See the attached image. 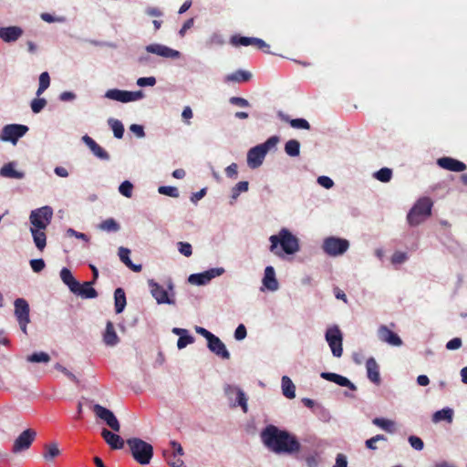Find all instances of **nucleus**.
<instances>
[{"mask_svg": "<svg viewBox=\"0 0 467 467\" xmlns=\"http://www.w3.org/2000/svg\"><path fill=\"white\" fill-rule=\"evenodd\" d=\"M28 131V127L22 124H8L5 125L0 134V139L3 141H10L16 144L17 140L22 138Z\"/></svg>", "mask_w": 467, "mask_h": 467, "instance_id": "0eeeda50", "label": "nucleus"}, {"mask_svg": "<svg viewBox=\"0 0 467 467\" xmlns=\"http://www.w3.org/2000/svg\"><path fill=\"white\" fill-rule=\"evenodd\" d=\"M321 377L328 381L334 382L341 387H348L351 390H356V386L346 377L333 372H323Z\"/></svg>", "mask_w": 467, "mask_h": 467, "instance_id": "393cba45", "label": "nucleus"}, {"mask_svg": "<svg viewBox=\"0 0 467 467\" xmlns=\"http://www.w3.org/2000/svg\"><path fill=\"white\" fill-rule=\"evenodd\" d=\"M61 280L66 284L71 292H76V288L79 286V282L77 281L69 269L64 267L60 271Z\"/></svg>", "mask_w": 467, "mask_h": 467, "instance_id": "72a5a7b5", "label": "nucleus"}, {"mask_svg": "<svg viewBox=\"0 0 467 467\" xmlns=\"http://www.w3.org/2000/svg\"><path fill=\"white\" fill-rule=\"evenodd\" d=\"M263 284L267 289L271 291L277 290L278 282L275 278V269L273 266L265 267Z\"/></svg>", "mask_w": 467, "mask_h": 467, "instance_id": "c85d7f7f", "label": "nucleus"}, {"mask_svg": "<svg viewBox=\"0 0 467 467\" xmlns=\"http://www.w3.org/2000/svg\"><path fill=\"white\" fill-rule=\"evenodd\" d=\"M453 410L451 409L446 408L441 410L436 411L432 416V420L434 422H439L441 420H447L449 422L452 421Z\"/></svg>", "mask_w": 467, "mask_h": 467, "instance_id": "37998d69", "label": "nucleus"}, {"mask_svg": "<svg viewBox=\"0 0 467 467\" xmlns=\"http://www.w3.org/2000/svg\"><path fill=\"white\" fill-rule=\"evenodd\" d=\"M23 35V29L16 26L0 27V38L6 43L16 41Z\"/></svg>", "mask_w": 467, "mask_h": 467, "instance_id": "5701e85b", "label": "nucleus"}, {"mask_svg": "<svg viewBox=\"0 0 467 467\" xmlns=\"http://www.w3.org/2000/svg\"><path fill=\"white\" fill-rule=\"evenodd\" d=\"M326 340L327 341L332 354L337 357L340 358L343 353V348H342V333L340 329L334 326L332 327H329L326 332Z\"/></svg>", "mask_w": 467, "mask_h": 467, "instance_id": "1a4fd4ad", "label": "nucleus"}, {"mask_svg": "<svg viewBox=\"0 0 467 467\" xmlns=\"http://www.w3.org/2000/svg\"><path fill=\"white\" fill-rule=\"evenodd\" d=\"M15 316L18 321L21 330L27 334L26 327L30 322L29 319V305L24 298H17L15 300Z\"/></svg>", "mask_w": 467, "mask_h": 467, "instance_id": "9d476101", "label": "nucleus"}, {"mask_svg": "<svg viewBox=\"0 0 467 467\" xmlns=\"http://www.w3.org/2000/svg\"><path fill=\"white\" fill-rule=\"evenodd\" d=\"M53 217V210L50 206H43L33 210L30 213L29 220L32 227L47 229L51 223Z\"/></svg>", "mask_w": 467, "mask_h": 467, "instance_id": "423d86ee", "label": "nucleus"}, {"mask_svg": "<svg viewBox=\"0 0 467 467\" xmlns=\"http://www.w3.org/2000/svg\"><path fill=\"white\" fill-rule=\"evenodd\" d=\"M14 162H8L0 169V176L12 179H23L25 173L15 169Z\"/></svg>", "mask_w": 467, "mask_h": 467, "instance_id": "2f4dec72", "label": "nucleus"}, {"mask_svg": "<svg viewBox=\"0 0 467 467\" xmlns=\"http://www.w3.org/2000/svg\"><path fill=\"white\" fill-rule=\"evenodd\" d=\"M50 85V77L47 72H43L39 76V86L36 90V95L40 96Z\"/></svg>", "mask_w": 467, "mask_h": 467, "instance_id": "de8ad7c7", "label": "nucleus"}, {"mask_svg": "<svg viewBox=\"0 0 467 467\" xmlns=\"http://www.w3.org/2000/svg\"><path fill=\"white\" fill-rule=\"evenodd\" d=\"M374 177L381 182H389L392 177V171L389 168H381L375 172Z\"/></svg>", "mask_w": 467, "mask_h": 467, "instance_id": "09e8293b", "label": "nucleus"}, {"mask_svg": "<svg viewBox=\"0 0 467 467\" xmlns=\"http://www.w3.org/2000/svg\"><path fill=\"white\" fill-rule=\"evenodd\" d=\"M378 336L382 342H386L391 346L399 347L402 344L401 338L386 326L379 327Z\"/></svg>", "mask_w": 467, "mask_h": 467, "instance_id": "412c9836", "label": "nucleus"}, {"mask_svg": "<svg viewBox=\"0 0 467 467\" xmlns=\"http://www.w3.org/2000/svg\"><path fill=\"white\" fill-rule=\"evenodd\" d=\"M132 190L133 185L129 181H124L119 187V192L127 198H130L132 196Z\"/></svg>", "mask_w": 467, "mask_h": 467, "instance_id": "603ef678", "label": "nucleus"}, {"mask_svg": "<svg viewBox=\"0 0 467 467\" xmlns=\"http://www.w3.org/2000/svg\"><path fill=\"white\" fill-rule=\"evenodd\" d=\"M36 437V431L33 429H26L22 431L19 436L14 441L12 446V452L16 454L26 451L30 448L31 444Z\"/></svg>", "mask_w": 467, "mask_h": 467, "instance_id": "9b49d317", "label": "nucleus"}, {"mask_svg": "<svg viewBox=\"0 0 467 467\" xmlns=\"http://www.w3.org/2000/svg\"><path fill=\"white\" fill-rule=\"evenodd\" d=\"M261 439L264 444L275 453H293L300 450V443L295 436L274 425H268L263 430Z\"/></svg>", "mask_w": 467, "mask_h": 467, "instance_id": "f257e3e1", "label": "nucleus"}, {"mask_svg": "<svg viewBox=\"0 0 467 467\" xmlns=\"http://www.w3.org/2000/svg\"><path fill=\"white\" fill-rule=\"evenodd\" d=\"M158 192L161 194L167 195L170 197L177 198L179 197V191L176 187L173 186H160Z\"/></svg>", "mask_w": 467, "mask_h": 467, "instance_id": "8fccbe9b", "label": "nucleus"}, {"mask_svg": "<svg viewBox=\"0 0 467 467\" xmlns=\"http://www.w3.org/2000/svg\"><path fill=\"white\" fill-rule=\"evenodd\" d=\"M246 327L244 325L240 324L234 331V337L236 340H243L246 337Z\"/></svg>", "mask_w": 467, "mask_h": 467, "instance_id": "69168bd1", "label": "nucleus"}, {"mask_svg": "<svg viewBox=\"0 0 467 467\" xmlns=\"http://www.w3.org/2000/svg\"><path fill=\"white\" fill-rule=\"evenodd\" d=\"M194 342V337L187 332V334L181 335L177 341V347L179 349L184 348L187 345Z\"/></svg>", "mask_w": 467, "mask_h": 467, "instance_id": "864d4df0", "label": "nucleus"}, {"mask_svg": "<svg viewBox=\"0 0 467 467\" xmlns=\"http://www.w3.org/2000/svg\"><path fill=\"white\" fill-rule=\"evenodd\" d=\"M279 141L277 136H272L265 142L253 147L247 153V164L251 169H256L262 165L269 150L275 147Z\"/></svg>", "mask_w": 467, "mask_h": 467, "instance_id": "20e7f679", "label": "nucleus"}, {"mask_svg": "<svg viewBox=\"0 0 467 467\" xmlns=\"http://www.w3.org/2000/svg\"><path fill=\"white\" fill-rule=\"evenodd\" d=\"M115 311L117 314L121 313L126 306V295L122 288L119 287L114 292Z\"/></svg>", "mask_w": 467, "mask_h": 467, "instance_id": "e433bc0d", "label": "nucleus"}, {"mask_svg": "<svg viewBox=\"0 0 467 467\" xmlns=\"http://www.w3.org/2000/svg\"><path fill=\"white\" fill-rule=\"evenodd\" d=\"M282 391L283 395L288 399H294L296 397V387L287 376H283L282 378Z\"/></svg>", "mask_w": 467, "mask_h": 467, "instance_id": "58836bf2", "label": "nucleus"}, {"mask_svg": "<svg viewBox=\"0 0 467 467\" xmlns=\"http://www.w3.org/2000/svg\"><path fill=\"white\" fill-rule=\"evenodd\" d=\"M270 251L277 256H283V252L287 254H294L299 250L298 239L287 229L283 228L278 234L271 235Z\"/></svg>", "mask_w": 467, "mask_h": 467, "instance_id": "f03ea898", "label": "nucleus"}, {"mask_svg": "<svg viewBox=\"0 0 467 467\" xmlns=\"http://www.w3.org/2000/svg\"><path fill=\"white\" fill-rule=\"evenodd\" d=\"M82 140L96 157L104 161L109 160V154L100 145H99L91 137H89L88 135H85L83 136Z\"/></svg>", "mask_w": 467, "mask_h": 467, "instance_id": "b1692460", "label": "nucleus"}, {"mask_svg": "<svg viewBox=\"0 0 467 467\" xmlns=\"http://www.w3.org/2000/svg\"><path fill=\"white\" fill-rule=\"evenodd\" d=\"M156 84V78L154 77L140 78L137 80V85L140 87L154 86Z\"/></svg>", "mask_w": 467, "mask_h": 467, "instance_id": "052dcab7", "label": "nucleus"}, {"mask_svg": "<svg viewBox=\"0 0 467 467\" xmlns=\"http://www.w3.org/2000/svg\"><path fill=\"white\" fill-rule=\"evenodd\" d=\"M225 392L227 395H231L233 392H235L237 405L243 409L244 412L247 411V398L241 389L228 385L225 388Z\"/></svg>", "mask_w": 467, "mask_h": 467, "instance_id": "473e14b6", "label": "nucleus"}, {"mask_svg": "<svg viewBox=\"0 0 467 467\" xmlns=\"http://www.w3.org/2000/svg\"><path fill=\"white\" fill-rule=\"evenodd\" d=\"M207 347L211 352L223 359L230 358V353L227 350L224 343L215 335L207 341Z\"/></svg>", "mask_w": 467, "mask_h": 467, "instance_id": "a211bd4d", "label": "nucleus"}, {"mask_svg": "<svg viewBox=\"0 0 467 467\" xmlns=\"http://www.w3.org/2000/svg\"><path fill=\"white\" fill-rule=\"evenodd\" d=\"M285 151L290 157H297L300 154V143L296 140H289L285 144Z\"/></svg>", "mask_w": 467, "mask_h": 467, "instance_id": "c03bdc74", "label": "nucleus"}, {"mask_svg": "<svg viewBox=\"0 0 467 467\" xmlns=\"http://www.w3.org/2000/svg\"><path fill=\"white\" fill-rule=\"evenodd\" d=\"M46 229L31 227L30 232L33 236L35 245L39 251H43L47 245Z\"/></svg>", "mask_w": 467, "mask_h": 467, "instance_id": "7c9ffc66", "label": "nucleus"}, {"mask_svg": "<svg viewBox=\"0 0 467 467\" xmlns=\"http://www.w3.org/2000/svg\"><path fill=\"white\" fill-rule=\"evenodd\" d=\"M103 341L107 346L114 347L116 346L119 338L115 331L114 325L111 321H108L106 325V329L103 334Z\"/></svg>", "mask_w": 467, "mask_h": 467, "instance_id": "cd10ccee", "label": "nucleus"}, {"mask_svg": "<svg viewBox=\"0 0 467 467\" xmlns=\"http://www.w3.org/2000/svg\"><path fill=\"white\" fill-rule=\"evenodd\" d=\"M146 50L149 53L156 54L162 57L178 58L181 55L179 51L160 44L149 45L146 47Z\"/></svg>", "mask_w": 467, "mask_h": 467, "instance_id": "aec40b11", "label": "nucleus"}, {"mask_svg": "<svg viewBox=\"0 0 467 467\" xmlns=\"http://www.w3.org/2000/svg\"><path fill=\"white\" fill-rule=\"evenodd\" d=\"M230 103L239 107H249L250 104L247 99L240 97H232L229 99Z\"/></svg>", "mask_w": 467, "mask_h": 467, "instance_id": "e2e57ef3", "label": "nucleus"}, {"mask_svg": "<svg viewBox=\"0 0 467 467\" xmlns=\"http://www.w3.org/2000/svg\"><path fill=\"white\" fill-rule=\"evenodd\" d=\"M30 265L34 272L39 273L45 268L46 264H45V261L41 258L40 259H32L30 261Z\"/></svg>", "mask_w": 467, "mask_h": 467, "instance_id": "bf43d9fd", "label": "nucleus"}, {"mask_svg": "<svg viewBox=\"0 0 467 467\" xmlns=\"http://www.w3.org/2000/svg\"><path fill=\"white\" fill-rule=\"evenodd\" d=\"M230 43L234 47L239 46H254L257 49L264 51L265 53H270V46L266 44L263 39L257 37L242 36L234 35L231 37Z\"/></svg>", "mask_w": 467, "mask_h": 467, "instance_id": "ddd939ff", "label": "nucleus"}, {"mask_svg": "<svg viewBox=\"0 0 467 467\" xmlns=\"http://www.w3.org/2000/svg\"><path fill=\"white\" fill-rule=\"evenodd\" d=\"M58 455H60V450L57 443H49L44 446L43 457L46 461L52 462Z\"/></svg>", "mask_w": 467, "mask_h": 467, "instance_id": "ea45409f", "label": "nucleus"}, {"mask_svg": "<svg viewBox=\"0 0 467 467\" xmlns=\"http://www.w3.org/2000/svg\"><path fill=\"white\" fill-rule=\"evenodd\" d=\"M432 202L428 197L419 199L407 215L408 223L417 226L431 214Z\"/></svg>", "mask_w": 467, "mask_h": 467, "instance_id": "39448f33", "label": "nucleus"}, {"mask_svg": "<svg viewBox=\"0 0 467 467\" xmlns=\"http://www.w3.org/2000/svg\"><path fill=\"white\" fill-rule=\"evenodd\" d=\"M317 182L326 189H330L334 185V182L327 176H319Z\"/></svg>", "mask_w": 467, "mask_h": 467, "instance_id": "338daca9", "label": "nucleus"}, {"mask_svg": "<svg viewBox=\"0 0 467 467\" xmlns=\"http://www.w3.org/2000/svg\"><path fill=\"white\" fill-rule=\"evenodd\" d=\"M101 436L112 450H120L124 447V440L119 435L111 432L108 429L104 428L101 431Z\"/></svg>", "mask_w": 467, "mask_h": 467, "instance_id": "4be33fe9", "label": "nucleus"}, {"mask_svg": "<svg viewBox=\"0 0 467 467\" xmlns=\"http://www.w3.org/2000/svg\"><path fill=\"white\" fill-rule=\"evenodd\" d=\"M133 459L141 465L149 464L153 456V447L140 438L127 440Z\"/></svg>", "mask_w": 467, "mask_h": 467, "instance_id": "7ed1b4c3", "label": "nucleus"}, {"mask_svg": "<svg viewBox=\"0 0 467 467\" xmlns=\"http://www.w3.org/2000/svg\"><path fill=\"white\" fill-rule=\"evenodd\" d=\"M349 246V243L346 239L337 237H328L323 243V250L326 254L337 256L344 254Z\"/></svg>", "mask_w": 467, "mask_h": 467, "instance_id": "6e6552de", "label": "nucleus"}, {"mask_svg": "<svg viewBox=\"0 0 467 467\" xmlns=\"http://www.w3.org/2000/svg\"><path fill=\"white\" fill-rule=\"evenodd\" d=\"M149 285L150 287V293L158 304H174V301L170 299L167 291L158 283L150 280Z\"/></svg>", "mask_w": 467, "mask_h": 467, "instance_id": "6ab92c4d", "label": "nucleus"}, {"mask_svg": "<svg viewBox=\"0 0 467 467\" xmlns=\"http://www.w3.org/2000/svg\"><path fill=\"white\" fill-rule=\"evenodd\" d=\"M94 282H85L82 285L79 283V286L76 288V292L74 294L80 296L82 298H96L98 296V292L96 289L92 287Z\"/></svg>", "mask_w": 467, "mask_h": 467, "instance_id": "bb28decb", "label": "nucleus"}, {"mask_svg": "<svg viewBox=\"0 0 467 467\" xmlns=\"http://www.w3.org/2000/svg\"><path fill=\"white\" fill-rule=\"evenodd\" d=\"M93 412L98 418L104 420L112 431L116 432L119 431L120 424L111 410L99 404H95L93 406Z\"/></svg>", "mask_w": 467, "mask_h": 467, "instance_id": "dca6fc26", "label": "nucleus"}, {"mask_svg": "<svg viewBox=\"0 0 467 467\" xmlns=\"http://www.w3.org/2000/svg\"><path fill=\"white\" fill-rule=\"evenodd\" d=\"M437 164L447 171L461 172L466 170V164L451 157H441L437 160Z\"/></svg>", "mask_w": 467, "mask_h": 467, "instance_id": "f3484780", "label": "nucleus"}, {"mask_svg": "<svg viewBox=\"0 0 467 467\" xmlns=\"http://www.w3.org/2000/svg\"><path fill=\"white\" fill-rule=\"evenodd\" d=\"M278 116L280 117V119L282 120L289 122L291 127H293L294 129H303V130H309L310 129V125H309L308 121L306 120L305 119H290L288 118V116L285 115L282 112H279Z\"/></svg>", "mask_w": 467, "mask_h": 467, "instance_id": "4c0bfd02", "label": "nucleus"}, {"mask_svg": "<svg viewBox=\"0 0 467 467\" xmlns=\"http://www.w3.org/2000/svg\"><path fill=\"white\" fill-rule=\"evenodd\" d=\"M130 249L123 247V246H120L119 248V256L120 261L133 272H136V273L140 272L142 269V265L133 264L130 258Z\"/></svg>", "mask_w": 467, "mask_h": 467, "instance_id": "c756f323", "label": "nucleus"}, {"mask_svg": "<svg viewBox=\"0 0 467 467\" xmlns=\"http://www.w3.org/2000/svg\"><path fill=\"white\" fill-rule=\"evenodd\" d=\"M462 339L460 337H454L449 340L446 344V348L449 350H456L462 347Z\"/></svg>", "mask_w": 467, "mask_h": 467, "instance_id": "680f3d73", "label": "nucleus"}, {"mask_svg": "<svg viewBox=\"0 0 467 467\" xmlns=\"http://www.w3.org/2000/svg\"><path fill=\"white\" fill-rule=\"evenodd\" d=\"M99 229L109 233H116L120 229V225L115 219L108 218L99 224Z\"/></svg>", "mask_w": 467, "mask_h": 467, "instance_id": "79ce46f5", "label": "nucleus"}, {"mask_svg": "<svg viewBox=\"0 0 467 467\" xmlns=\"http://www.w3.org/2000/svg\"><path fill=\"white\" fill-rule=\"evenodd\" d=\"M366 369L368 379L376 385L380 384L379 367L374 358H369L366 362Z\"/></svg>", "mask_w": 467, "mask_h": 467, "instance_id": "a878e982", "label": "nucleus"}, {"mask_svg": "<svg viewBox=\"0 0 467 467\" xmlns=\"http://www.w3.org/2000/svg\"><path fill=\"white\" fill-rule=\"evenodd\" d=\"M252 78V74L244 70H237L230 75H227L225 80L227 82H247Z\"/></svg>", "mask_w": 467, "mask_h": 467, "instance_id": "f704fd0d", "label": "nucleus"}, {"mask_svg": "<svg viewBox=\"0 0 467 467\" xmlns=\"http://www.w3.org/2000/svg\"><path fill=\"white\" fill-rule=\"evenodd\" d=\"M170 444L171 449L165 450L163 451V456L166 459L168 464L171 467H187L183 461L180 458L183 454L182 445L175 441H171Z\"/></svg>", "mask_w": 467, "mask_h": 467, "instance_id": "4468645a", "label": "nucleus"}, {"mask_svg": "<svg viewBox=\"0 0 467 467\" xmlns=\"http://www.w3.org/2000/svg\"><path fill=\"white\" fill-rule=\"evenodd\" d=\"M179 252L186 257L192 254V248L191 244L186 242H179L177 244Z\"/></svg>", "mask_w": 467, "mask_h": 467, "instance_id": "6e6d98bb", "label": "nucleus"}, {"mask_svg": "<svg viewBox=\"0 0 467 467\" xmlns=\"http://www.w3.org/2000/svg\"><path fill=\"white\" fill-rule=\"evenodd\" d=\"M47 105L45 99H34L31 102V109L34 113H39Z\"/></svg>", "mask_w": 467, "mask_h": 467, "instance_id": "5fc2aeb1", "label": "nucleus"}, {"mask_svg": "<svg viewBox=\"0 0 467 467\" xmlns=\"http://www.w3.org/2000/svg\"><path fill=\"white\" fill-rule=\"evenodd\" d=\"M105 97L107 99L127 103L130 101H136L143 98V92L141 90L139 91H127L120 90L118 88L109 89L105 93Z\"/></svg>", "mask_w": 467, "mask_h": 467, "instance_id": "f8f14e48", "label": "nucleus"}, {"mask_svg": "<svg viewBox=\"0 0 467 467\" xmlns=\"http://www.w3.org/2000/svg\"><path fill=\"white\" fill-rule=\"evenodd\" d=\"M93 412L98 418L104 420L112 431L116 432L119 431L120 424L111 410L99 404H95L93 406Z\"/></svg>", "mask_w": 467, "mask_h": 467, "instance_id": "2eb2a0df", "label": "nucleus"}, {"mask_svg": "<svg viewBox=\"0 0 467 467\" xmlns=\"http://www.w3.org/2000/svg\"><path fill=\"white\" fill-rule=\"evenodd\" d=\"M409 442L410 446L417 451H421L424 447L422 440L417 436H410Z\"/></svg>", "mask_w": 467, "mask_h": 467, "instance_id": "13d9d810", "label": "nucleus"}, {"mask_svg": "<svg viewBox=\"0 0 467 467\" xmlns=\"http://www.w3.org/2000/svg\"><path fill=\"white\" fill-rule=\"evenodd\" d=\"M213 279V275L208 271L200 274H192L189 276L188 280L191 284L196 285H203Z\"/></svg>", "mask_w": 467, "mask_h": 467, "instance_id": "c9c22d12", "label": "nucleus"}, {"mask_svg": "<svg viewBox=\"0 0 467 467\" xmlns=\"http://www.w3.org/2000/svg\"><path fill=\"white\" fill-rule=\"evenodd\" d=\"M26 360L31 363H47L50 361V356L46 352H35L27 356Z\"/></svg>", "mask_w": 467, "mask_h": 467, "instance_id": "49530a36", "label": "nucleus"}, {"mask_svg": "<svg viewBox=\"0 0 467 467\" xmlns=\"http://www.w3.org/2000/svg\"><path fill=\"white\" fill-rule=\"evenodd\" d=\"M373 424L381 428L382 430L393 433L395 431V422L391 420L384 419V418H375L372 420Z\"/></svg>", "mask_w": 467, "mask_h": 467, "instance_id": "a19ab883", "label": "nucleus"}, {"mask_svg": "<svg viewBox=\"0 0 467 467\" xmlns=\"http://www.w3.org/2000/svg\"><path fill=\"white\" fill-rule=\"evenodd\" d=\"M334 467H348L347 457L342 453H338Z\"/></svg>", "mask_w": 467, "mask_h": 467, "instance_id": "774afa93", "label": "nucleus"}, {"mask_svg": "<svg viewBox=\"0 0 467 467\" xmlns=\"http://www.w3.org/2000/svg\"><path fill=\"white\" fill-rule=\"evenodd\" d=\"M386 437L382 434H378L368 440L366 441V446L368 449L369 450H376L377 449V446H376V442L377 441H386Z\"/></svg>", "mask_w": 467, "mask_h": 467, "instance_id": "4d7b16f0", "label": "nucleus"}, {"mask_svg": "<svg viewBox=\"0 0 467 467\" xmlns=\"http://www.w3.org/2000/svg\"><path fill=\"white\" fill-rule=\"evenodd\" d=\"M248 186V182H239L232 190V197L235 199L239 196L241 192H247Z\"/></svg>", "mask_w": 467, "mask_h": 467, "instance_id": "3c124183", "label": "nucleus"}, {"mask_svg": "<svg viewBox=\"0 0 467 467\" xmlns=\"http://www.w3.org/2000/svg\"><path fill=\"white\" fill-rule=\"evenodd\" d=\"M108 123L110 126V128H111V130L113 131L114 136L117 139H121L123 137V135H124V126H123V124L119 120L115 119H109L108 120Z\"/></svg>", "mask_w": 467, "mask_h": 467, "instance_id": "a18cd8bd", "label": "nucleus"}, {"mask_svg": "<svg viewBox=\"0 0 467 467\" xmlns=\"http://www.w3.org/2000/svg\"><path fill=\"white\" fill-rule=\"evenodd\" d=\"M223 43V37L217 34H213L207 42L209 47L222 46Z\"/></svg>", "mask_w": 467, "mask_h": 467, "instance_id": "0e129e2a", "label": "nucleus"}]
</instances>
